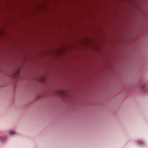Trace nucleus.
Segmentation results:
<instances>
[{
    "label": "nucleus",
    "mask_w": 148,
    "mask_h": 148,
    "mask_svg": "<svg viewBox=\"0 0 148 148\" xmlns=\"http://www.w3.org/2000/svg\"><path fill=\"white\" fill-rule=\"evenodd\" d=\"M141 87L142 89L144 90L145 89V88L146 87V86L145 85L143 84L141 86Z\"/></svg>",
    "instance_id": "f257e3e1"
},
{
    "label": "nucleus",
    "mask_w": 148,
    "mask_h": 148,
    "mask_svg": "<svg viewBox=\"0 0 148 148\" xmlns=\"http://www.w3.org/2000/svg\"><path fill=\"white\" fill-rule=\"evenodd\" d=\"M13 132H14V131L13 130H11L10 131V134H12V133H13Z\"/></svg>",
    "instance_id": "f03ea898"
}]
</instances>
